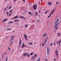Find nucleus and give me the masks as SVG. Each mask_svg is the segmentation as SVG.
Segmentation results:
<instances>
[{
    "label": "nucleus",
    "mask_w": 61,
    "mask_h": 61,
    "mask_svg": "<svg viewBox=\"0 0 61 61\" xmlns=\"http://www.w3.org/2000/svg\"><path fill=\"white\" fill-rule=\"evenodd\" d=\"M7 30H10V28H7L6 29Z\"/></svg>",
    "instance_id": "33"
},
{
    "label": "nucleus",
    "mask_w": 61,
    "mask_h": 61,
    "mask_svg": "<svg viewBox=\"0 0 61 61\" xmlns=\"http://www.w3.org/2000/svg\"><path fill=\"white\" fill-rule=\"evenodd\" d=\"M11 6H10L9 8V9H11Z\"/></svg>",
    "instance_id": "39"
},
{
    "label": "nucleus",
    "mask_w": 61,
    "mask_h": 61,
    "mask_svg": "<svg viewBox=\"0 0 61 61\" xmlns=\"http://www.w3.org/2000/svg\"><path fill=\"white\" fill-rule=\"evenodd\" d=\"M28 54V53H26L23 54V56H27V55Z\"/></svg>",
    "instance_id": "9"
},
{
    "label": "nucleus",
    "mask_w": 61,
    "mask_h": 61,
    "mask_svg": "<svg viewBox=\"0 0 61 61\" xmlns=\"http://www.w3.org/2000/svg\"><path fill=\"white\" fill-rule=\"evenodd\" d=\"M58 42H59V40H58V41H57L56 42V44H58Z\"/></svg>",
    "instance_id": "41"
},
{
    "label": "nucleus",
    "mask_w": 61,
    "mask_h": 61,
    "mask_svg": "<svg viewBox=\"0 0 61 61\" xmlns=\"http://www.w3.org/2000/svg\"><path fill=\"white\" fill-rule=\"evenodd\" d=\"M47 39H48V38H46V40H45V41L44 42V43L46 44V41H47Z\"/></svg>",
    "instance_id": "10"
},
{
    "label": "nucleus",
    "mask_w": 61,
    "mask_h": 61,
    "mask_svg": "<svg viewBox=\"0 0 61 61\" xmlns=\"http://www.w3.org/2000/svg\"><path fill=\"white\" fill-rule=\"evenodd\" d=\"M12 43H13V41H12L10 43V45H12Z\"/></svg>",
    "instance_id": "46"
},
{
    "label": "nucleus",
    "mask_w": 61,
    "mask_h": 61,
    "mask_svg": "<svg viewBox=\"0 0 61 61\" xmlns=\"http://www.w3.org/2000/svg\"><path fill=\"white\" fill-rule=\"evenodd\" d=\"M54 61H56V60H57L56 59H54Z\"/></svg>",
    "instance_id": "49"
},
{
    "label": "nucleus",
    "mask_w": 61,
    "mask_h": 61,
    "mask_svg": "<svg viewBox=\"0 0 61 61\" xmlns=\"http://www.w3.org/2000/svg\"><path fill=\"white\" fill-rule=\"evenodd\" d=\"M45 61H47V59H46L45 60Z\"/></svg>",
    "instance_id": "36"
},
{
    "label": "nucleus",
    "mask_w": 61,
    "mask_h": 61,
    "mask_svg": "<svg viewBox=\"0 0 61 61\" xmlns=\"http://www.w3.org/2000/svg\"><path fill=\"white\" fill-rule=\"evenodd\" d=\"M51 13H50V16H48V17H51Z\"/></svg>",
    "instance_id": "32"
},
{
    "label": "nucleus",
    "mask_w": 61,
    "mask_h": 61,
    "mask_svg": "<svg viewBox=\"0 0 61 61\" xmlns=\"http://www.w3.org/2000/svg\"><path fill=\"white\" fill-rule=\"evenodd\" d=\"M58 28V27H57L56 29V30H57Z\"/></svg>",
    "instance_id": "48"
},
{
    "label": "nucleus",
    "mask_w": 61,
    "mask_h": 61,
    "mask_svg": "<svg viewBox=\"0 0 61 61\" xmlns=\"http://www.w3.org/2000/svg\"><path fill=\"white\" fill-rule=\"evenodd\" d=\"M6 9H7V8H6L5 10V11H6Z\"/></svg>",
    "instance_id": "52"
},
{
    "label": "nucleus",
    "mask_w": 61,
    "mask_h": 61,
    "mask_svg": "<svg viewBox=\"0 0 61 61\" xmlns=\"http://www.w3.org/2000/svg\"><path fill=\"white\" fill-rule=\"evenodd\" d=\"M55 9H54L51 12V15H52V14H53L54 12V11H55Z\"/></svg>",
    "instance_id": "7"
},
{
    "label": "nucleus",
    "mask_w": 61,
    "mask_h": 61,
    "mask_svg": "<svg viewBox=\"0 0 61 61\" xmlns=\"http://www.w3.org/2000/svg\"><path fill=\"white\" fill-rule=\"evenodd\" d=\"M25 47V45L24 44H23L21 45V47L24 48Z\"/></svg>",
    "instance_id": "4"
},
{
    "label": "nucleus",
    "mask_w": 61,
    "mask_h": 61,
    "mask_svg": "<svg viewBox=\"0 0 61 61\" xmlns=\"http://www.w3.org/2000/svg\"><path fill=\"white\" fill-rule=\"evenodd\" d=\"M17 25H18V23H17Z\"/></svg>",
    "instance_id": "61"
},
{
    "label": "nucleus",
    "mask_w": 61,
    "mask_h": 61,
    "mask_svg": "<svg viewBox=\"0 0 61 61\" xmlns=\"http://www.w3.org/2000/svg\"><path fill=\"white\" fill-rule=\"evenodd\" d=\"M8 49L9 50H10V48L9 47H8Z\"/></svg>",
    "instance_id": "43"
},
{
    "label": "nucleus",
    "mask_w": 61,
    "mask_h": 61,
    "mask_svg": "<svg viewBox=\"0 0 61 61\" xmlns=\"http://www.w3.org/2000/svg\"><path fill=\"white\" fill-rule=\"evenodd\" d=\"M54 45H56V43H54Z\"/></svg>",
    "instance_id": "56"
},
{
    "label": "nucleus",
    "mask_w": 61,
    "mask_h": 61,
    "mask_svg": "<svg viewBox=\"0 0 61 61\" xmlns=\"http://www.w3.org/2000/svg\"><path fill=\"white\" fill-rule=\"evenodd\" d=\"M56 54L57 57H58V53H56Z\"/></svg>",
    "instance_id": "27"
},
{
    "label": "nucleus",
    "mask_w": 61,
    "mask_h": 61,
    "mask_svg": "<svg viewBox=\"0 0 61 61\" xmlns=\"http://www.w3.org/2000/svg\"><path fill=\"white\" fill-rule=\"evenodd\" d=\"M28 14L30 15H33V14L32 12H28Z\"/></svg>",
    "instance_id": "6"
},
{
    "label": "nucleus",
    "mask_w": 61,
    "mask_h": 61,
    "mask_svg": "<svg viewBox=\"0 0 61 61\" xmlns=\"http://www.w3.org/2000/svg\"><path fill=\"white\" fill-rule=\"evenodd\" d=\"M20 18L22 19V18H24V19H25V18L23 17L22 16L20 17Z\"/></svg>",
    "instance_id": "16"
},
{
    "label": "nucleus",
    "mask_w": 61,
    "mask_h": 61,
    "mask_svg": "<svg viewBox=\"0 0 61 61\" xmlns=\"http://www.w3.org/2000/svg\"><path fill=\"white\" fill-rule=\"evenodd\" d=\"M36 61H38V59Z\"/></svg>",
    "instance_id": "58"
},
{
    "label": "nucleus",
    "mask_w": 61,
    "mask_h": 61,
    "mask_svg": "<svg viewBox=\"0 0 61 61\" xmlns=\"http://www.w3.org/2000/svg\"><path fill=\"white\" fill-rule=\"evenodd\" d=\"M39 13H40V10H39Z\"/></svg>",
    "instance_id": "59"
},
{
    "label": "nucleus",
    "mask_w": 61,
    "mask_h": 61,
    "mask_svg": "<svg viewBox=\"0 0 61 61\" xmlns=\"http://www.w3.org/2000/svg\"><path fill=\"white\" fill-rule=\"evenodd\" d=\"M58 36H60V33H58Z\"/></svg>",
    "instance_id": "17"
},
{
    "label": "nucleus",
    "mask_w": 61,
    "mask_h": 61,
    "mask_svg": "<svg viewBox=\"0 0 61 61\" xmlns=\"http://www.w3.org/2000/svg\"><path fill=\"white\" fill-rule=\"evenodd\" d=\"M40 58L39 57L38 58V61H40Z\"/></svg>",
    "instance_id": "44"
},
{
    "label": "nucleus",
    "mask_w": 61,
    "mask_h": 61,
    "mask_svg": "<svg viewBox=\"0 0 61 61\" xmlns=\"http://www.w3.org/2000/svg\"><path fill=\"white\" fill-rule=\"evenodd\" d=\"M46 33L44 34L43 35V37H45V36H46Z\"/></svg>",
    "instance_id": "18"
},
{
    "label": "nucleus",
    "mask_w": 61,
    "mask_h": 61,
    "mask_svg": "<svg viewBox=\"0 0 61 61\" xmlns=\"http://www.w3.org/2000/svg\"><path fill=\"white\" fill-rule=\"evenodd\" d=\"M34 56L35 57H37V55H36V54H35Z\"/></svg>",
    "instance_id": "40"
},
{
    "label": "nucleus",
    "mask_w": 61,
    "mask_h": 61,
    "mask_svg": "<svg viewBox=\"0 0 61 61\" xmlns=\"http://www.w3.org/2000/svg\"><path fill=\"white\" fill-rule=\"evenodd\" d=\"M23 1L24 2H25V0H23Z\"/></svg>",
    "instance_id": "50"
},
{
    "label": "nucleus",
    "mask_w": 61,
    "mask_h": 61,
    "mask_svg": "<svg viewBox=\"0 0 61 61\" xmlns=\"http://www.w3.org/2000/svg\"><path fill=\"white\" fill-rule=\"evenodd\" d=\"M35 57L34 56H33L31 57V58L32 59H35Z\"/></svg>",
    "instance_id": "20"
},
{
    "label": "nucleus",
    "mask_w": 61,
    "mask_h": 61,
    "mask_svg": "<svg viewBox=\"0 0 61 61\" xmlns=\"http://www.w3.org/2000/svg\"><path fill=\"white\" fill-rule=\"evenodd\" d=\"M59 24V23H58L56 25H55L54 26V28H55L56 26H57V25H58Z\"/></svg>",
    "instance_id": "8"
},
{
    "label": "nucleus",
    "mask_w": 61,
    "mask_h": 61,
    "mask_svg": "<svg viewBox=\"0 0 61 61\" xmlns=\"http://www.w3.org/2000/svg\"><path fill=\"white\" fill-rule=\"evenodd\" d=\"M8 1H10V0H8Z\"/></svg>",
    "instance_id": "64"
},
{
    "label": "nucleus",
    "mask_w": 61,
    "mask_h": 61,
    "mask_svg": "<svg viewBox=\"0 0 61 61\" xmlns=\"http://www.w3.org/2000/svg\"><path fill=\"white\" fill-rule=\"evenodd\" d=\"M51 46H53V44H52V43H51Z\"/></svg>",
    "instance_id": "47"
},
{
    "label": "nucleus",
    "mask_w": 61,
    "mask_h": 61,
    "mask_svg": "<svg viewBox=\"0 0 61 61\" xmlns=\"http://www.w3.org/2000/svg\"><path fill=\"white\" fill-rule=\"evenodd\" d=\"M21 40H20V43H19V46H21Z\"/></svg>",
    "instance_id": "14"
},
{
    "label": "nucleus",
    "mask_w": 61,
    "mask_h": 61,
    "mask_svg": "<svg viewBox=\"0 0 61 61\" xmlns=\"http://www.w3.org/2000/svg\"><path fill=\"white\" fill-rule=\"evenodd\" d=\"M38 15V13H35V15Z\"/></svg>",
    "instance_id": "34"
},
{
    "label": "nucleus",
    "mask_w": 61,
    "mask_h": 61,
    "mask_svg": "<svg viewBox=\"0 0 61 61\" xmlns=\"http://www.w3.org/2000/svg\"><path fill=\"white\" fill-rule=\"evenodd\" d=\"M49 49L48 47H47V54L48 55H49Z\"/></svg>",
    "instance_id": "1"
},
{
    "label": "nucleus",
    "mask_w": 61,
    "mask_h": 61,
    "mask_svg": "<svg viewBox=\"0 0 61 61\" xmlns=\"http://www.w3.org/2000/svg\"><path fill=\"white\" fill-rule=\"evenodd\" d=\"M29 44H30V45H33V42H30L29 43Z\"/></svg>",
    "instance_id": "19"
},
{
    "label": "nucleus",
    "mask_w": 61,
    "mask_h": 61,
    "mask_svg": "<svg viewBox=\"0 0 61 61\" xmlns=\"http://www.w3.org/2000/svg\"><path fill=\"white\" fill-rule=\"evenodd\" d=\"M4 55H3L2 56V59H4Z\"/></svg>",
    "instance_id": "35"
},
{
    "label": "nucleus",
    "mask_w": 61,
    "mask_h": 61,
    "mask_svg": "<svg viewBox=\"0 0 61 61\" xmlns=\"http://www.w3.org/2000/svg\"><path fill=\"white\" fill-rule=\"evenodd\" d=\"M33 55V53H31L30 54V56H32Z\"/></svg>",
    "instance_id": "29"
},
{
    "label": "nucleus",
    "mask_w": 61,
    "mask_h": 61,
    "mask_svg": "<svg viewBox=\"0 0 61 61\" xmlns=\"http://www.w3.org/2000/svg\"><path fill=\"white\" fill-rule=\"evenodd\" d=\"M55 54L57 53V52H58V51H57V50H56V51H55Z\"/></svg>",
    "instance_id": "24"
},
{
    "label": "nucleus",
    "mask_w": 61,
    "mask_h": 61,
    "mask_svg": "<svg viewBox=\"0 0 61 61\" xmlns=\"http://www.w3.org/2000/svg\"><path fill=\"white\" fill-rule=\"evenodd\" d=\"M13 33H14V31H13Z\"/></svg>",
    "instance_id": "62"
},
{
    "label": "nucleus",
    "mask_w": 61,
    "mask_h": 61,
    "mask_svg": "<svg viewBox=\"0 0 61 61\" xmlns=\"http://www.w3.org/2000/svg\"><path fill=\"white\" fill-rule=\"evenodd\" d=\"M38 21L40 22V20H39Z\"/></svg>",
    "instance_id": "60"
},
{
    "label": "nucleus",
    "mask_w": 61,
    "mask_h": 61,
    "mask_svg": "<svg viewBox=\"0 0 61 61\" xmlns=\"http://www.w3.org/2000/svg\"><path fill=\"white\" fill-rule=\"evenodd\" d=\"M5 2H6V1H7V0H5Z\"/></svg>",
    "instance_id": "51"
},
{
    "label": "nucleus",
    "mask_w": 61,
    "mask_h": 61,
    "mask_svg": "<svg viewBox=\"0 0 61 61\" xmlns=\"http://www.w3.org/2000/svg\"><path fill=\"white\" fill-rule=\"evenodd\" d=\"M59 20V19H57L56 20V21L55 22V24H56V23H58Z\"/></svg>",
    "instance_id": "5"
},
{
    "label": "nucleus",
    "mask_w": 61,
    "mask_h": 61,
    "mask_svg": "<svg viewBox=\"0 0 61 61\" xmlns=\"http://www.w3.org/2000/svg\"><path fill=\"white\" fill-rule=\"evenodd\" d=\"M12 11H13V10H10V11L9 12L11 13V12H12Z\"/></svg>",
    "instance_id": "37"
},
{
    "label": "nucleus",
    "mask_w": 61,
    "mask_h": 61,
    "mask_svg": "<svg viewBox=\"0 0 61 61\" xmlns=\"http://www.w3.org/2000/svg\"><path fill=\"white\" fill-rule=\"evenodd\" d=\"M27 56L28 57H30V55L29 54H28L27 55Z\"/></svg>",
    "instance_id": "28"
},
{
    "label": "nucleus",
    "mask_w": 61,
    "mask_h": 61,
    "mask_svg": "<svg viewBox=\"0 0 61 61\" xmlns=\"http://www.w3.org/2000/svg\"><path fill=\"white\" fill-rule=\"evenodd\" d=\"M8 11H7L6 12V14H7V15H8Z\"/></svg>",
    "instance_id": "31"
},
{
    "label": "nucleus",
    "mask_w": 61,
    "mask_h": 61,
    "mask_svg": "<svg viewBox=\"0 0 61 61\" xmlns=\"http://www.w3.org/2000/svg\"><path fill=\"white\" fill-rule=\"evenodd\" d=\"M48 12V11H46L45 12V14H47V13Z\"/></svg>",
    "instance_id": "30"
},
{
    "label": "nucleus",
    "mask_w": 61,
    "mask_h": 61,
    "mask_svg": "<svg viewBox=\"0 0 61 61\" xmlns=\"http://www.w3.org/2000/svg\"><path fill=\"white\" fill-rule=\"evenodd\" d=\"M27 27V24L25 25V28H26Z\"/></svg>",
    "instance_id": "22"
},
{
    "label": "nucleus",
    "mask_w": 61,
    "mask_h": 61,
    "mask_svg": "<svg viewBox=\"0 0 61 61\" xmlns=\"http://www.w3.org/2000/svg\"><path fill=\"white\" fill-rule=\"evenodd\" d=\"M33 7L34 8V10H36V5H33Z\"/></svg>",
    "instance_id": "3"
},
{
    "label": "nucleus",
    "mask_w": 61,
    "mask_h": 61,
    "mask_svg": "<svg viewBox=\"0 0 61 61\" xmlns=\"http://www.w3.org/2000/svg\"><path fill=\"white\" fill-rule=\"evenodd\" d=\"M14 21L15 22H19V20L18 19H16L14 20Z\"/></svg>",
    "instance_id": "11"
},
{
    "label": "nucleus",
    "mask_w": 61,
    "mask_h": 61,
    "mask_svg": "<svg viewBox=\"0 0 61 61\" xmlns=\"http://www.w3.org/2000/svg\"><path fill=\"white\" fill-rule=\"evenodd\" d=\"M56 5H57L58 4V1L56 3Z\"/></svg>",
    "instance_id": "38"
},
{
    "label": "nucleus",
    "mask_w": 61,
    "mask_h": 61,
    "mask_svg": "<svg viewBox=\"0 0 61 61\" xmlns=\"http://www.w3.org/2000/svg\"><path fill=\"white\" fill-rule=\"evenodd\" d=\"M24 37H25V40L27 41V36L25 34H24Z\"/></svg>",
    "instance_id": "2"
},
{
    "label": "nucleus",
    "mask_w": 61,
    "mask_h": 61,
    "mask_svg": "<svg viewBox=\"0 0 61 61\" xmlns=\"http://www.w3.org/2000/svg\"><path fill=\"white\" fill-rule=\"evenodd\" d=\"M8 7V6H7L6 7V8L7 9V8Z\"/></svg>",
    "instance_id": "53"
},
{
    "label": "nucleus",
    "mask_w": 61,
    "mask_h": 61,
    "mask_svg": "<svg viewBox=\"0 0 61 61\" xmlns=\"http://www.w3.org/2000/svg\"><path fill=\"white\" fill-rule=\"evenodd\" d=\"M11 15V14L10 13L9 15V16H10V15Z\"/></svg>",
    "instance_id": "45"
},
{
    "label": "nucleus",
    "mask_w": 61,
    "mask_h": 61,
    "mask_svg": "<svg viewBox=\"0 0 61 61\" xmlns=\"http://www.w3.org/2000/svg\"><path fill=\"white\" fill-rule=\"evenodd\" d=\"M61 40H60L59 41V46H60V43H61Z\"/></svg>",
    "instance_id": "23"
},
{
    "label": "nucleus",
    "mask_w": 61,
    "mask_h": 61,
    "mask_svg": "<svg viewBox=\"0 0 61 61\" xmlns=\"http://www.w3.org/2000/svg\"><path fill=\"white\" fill-rule=\"evenodd\" d=\"M49 5H50L52 4V2H49L48 4Z\"/></svg>",
    "instance_id": "15"
},
{
    "label": "nucleus",
    "mask_w": 61,
    "mask_h": 61,
    "mask_svg": "<svg viewBox=\"0 0 61 61\" xmlns=\"http://www.w3.org/2000/svg\"><path fill=\"white\" fill-rule=\"evenodd\" d=\"M6 52H5V55H6Z\"/></svg>",
    "instance_id": "54"
},
{
    "label": "nucleus",
    "mask_w": 61,
    "mask_h": 61,
    "mask_svg": "<svg viewBox=\"0 0 61 61\" xmlns=\"http://www.w3.org/2000/svg\"><path fill=\"white\" fill-rule=\"evenodd\" d=\"M12 38L11 39V40L10 41V42H11V41H12V40L13 39V38H14V36H13L12 37Z\"/></svg>",
    "instance_id": "21"
},
{
    "label": "nucleus",
    "mask_w": 61,
    "mask_h": 61,
    "mask_svg": "<svg viewBox=\"0 0 61 61\" xmlns=\"http://www.w3.org/2000/svg\"><path fill=\"white\" fill-rule=\"evenodd\" d=\"M18 16H15L13 18H14V19H16L17 18H18Z\"/></svg>",
    "instance_id": "12"
},
{
    "label": "nucleus",
    "mask_w": 61,
    "mask_h": 61,
    "mask_svg": "<svg viewBox=\"0 0 61 61\" xmlns=\"http://www.w3.org/2000/svg\"><path fill=\"white\" fill-rule=\"evenodd\" d=\"M15 1H16V0H14V2H15Z\"/></svg>",
    "instance_id": "57"
},
{
    "label": "nucleus",
    "mask_w": 61,
    "mask_h": 61,
    "mask_svg": "<svg viewBox=\"0 0 61 61\" xmlns=\"http://www.w3.org/2000/svg\"><path fill=\"white\" fill-rule=\"evenodd\" d=\"M39 4H40V2H39Z\"/></svg>",
    "instance_id": "55"
},
{
    "label": "nucleus",
    "mask_w": 61,
    "mask_h": 61,
    "mask_svg": "<svg viewBox=\"0 0 61 61\" xmlns=\"http://www.w3.org/2000/svg\"><path fill=\"white\" fill-rule=\"evenodd\" d=\"M43 0H41V1H42Z\"/></svg>",
    "instance_id": "63"
},
{
    "label": "nucleus",
    "mask_w": 61,
    "mask_h": 61,
    "mask_svg": "<svg viewBox=\"0 0 61 61\" xmlns=\"http://www.w3.org/2000/svg\"><path fill=\"white\" fill-rule=\"evenodd\" d=\"M8 58V57L7 56L6 57V60L5 61H7V59Z\"/></svg>",
    "instance_id": "26"
},
{
    "label": "nucleus",
    "mask_w": 61,
    "mask_h": 61,
    "mask_svg": "<svg viewBox=\"0 0 61 61\" xmlns=\"http://www.w3.org/2000/svg\"><path fill=\"white\" fill-rule=\"evenodd\" d=\"M9 24H10V23H13V22L12 21H10L8 22Z\"/></svg>",
    "instance_id": "25"
},
{
    "label": "nucleus",
    "mask_w": 61,
    "mask_h": 61,
    "mask_svg": "<svg viewBox=\"0 0 61 61\" xmlns=\"http://www.w3.org/2000/svg\"><path fill=\"white\" fill-rule=\"evenodd\" d=\"M7 19H4L3 20V21H2V23H4V22H5V21H6V20H7Z\"/></svg>",
    "instance_id": "13"
},
{
    "label": "nucleus",
    "mask_w": 61,
    "mask_h": 61,
    "mask_svg": "<svg viewBox=\"0 0 61 61\" xmlns=\"http://www.w3.org/2000/svg\"><path fill=\"white\" fill-rule=\"evenodd\" d=\"M42 46H44V43H42Z\"/></svg>",
    "instance_id": "42"
}]
</instances>
